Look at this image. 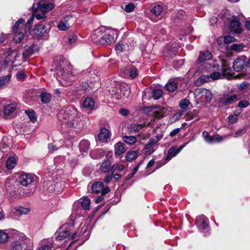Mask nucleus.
<instances>
[{
	"label": "nucleus",
	"mask_w": 250,
	"mask_h": 250,
	"mask_svg": "<svg viewBox=\"0 0 250 250\" xmlns=\"http://www.w3.org/2000/svg\"><path fill=\"white\" fill-rule=\"evenodd\" d=\"M25 77V74L23 72H20L17 74V78L19 80H22Z\"/></svg>",
	"instance_id": "obj_62"
},
{
	"label": "nucleus",
	"mask_w": 250,
	"mask_h": 250,
	"mask_svg": "<svg viewBox=\"0 0 250 250\" xmlns=\"http://www.w3.org/2000/svg\"><path fill=\"white\" fill-rule=\"evenodd\" d=\"M17 162L14 157H10L6 161V167L8 169H13L16 165Z\"/></svg>",
	"instance_id": "obj_35"
},
{
	"label": "nucleus",
	"mask_w": 250,
	"mask_h": 250,
	"mask_svg": "<svg viewBox=\"0 0 250 250\" xmlns=\"http://www.w3.org/2000/svg\"><path fill=\"white\" fill-rule=\"evenodd\" d=\"M164 108H158L156 110H154L153 112V115L156 118H161L163 116L165 112Z\"/></svg>",
	"instance_id": "obj_39"
},
{
	"label": "nucleus",
	"mask_w": 250,
	"mask_h": 250,
	"mask_svg": "<svg viewBox=\"0 0 250 250\" xmlns=\"http://www.w3.org/2000/svg\"><path fill=\"white\" fill-rule=\"evenodd\" d=\"M229 29L231 32L239 34L242 31L240 22L238 20H233L229 25Z\"/></svg>",
	"instance_id": "obj_16"
},
{
	"label": "nucleus",
	"mask_w": 250,
	"mask_h": 250,
	"mask_svg": "<svg viewBox=\"0 0 250 250\" xmlns=\"http://www.w3.org/2000/svg\"><path fill=\"white\" fill-rule=\"evenodd\" d=\"M115 154L116 155H120L123 154L126 150L125 145L122 142H118L114 146Z\"/></svg>",
	"instance_id": "obj_20"
},
{
	"label": "nucleus",
	"mask_w": 250,
	"mask_h": 250,
	"mask_svg": "<svg viewBox=\"0 0 250 250\" xmlns=\"http://www.w3.org/2000/svg\"><path fill=\"white\" fill-rule=\"evenodd\" d=\"M91 188L92 192L96 194L101 193L102 195H104L110 191L108 187L104 188V184L102 182H96L93 183L91 185Z\"/></svg>",
	"instance_id": "obj_4"
},
{
	"label": "nucleus",
	"mask_w": 250,
	"mask_h": 250,
	"mask_svg": "<svg viewBox=\"0 0 250 250\" xmlns=\"http://www.w3.org/2000/svg\"><path fill=\"white\" fill-rule=\"evenodd\" d=\"M90 200L87 197L83 198L82 202H81V206L82 208L85 209L87 210L90 208Z\"/></svg>",
	"instance_id": "obj_37"
},
{
	"label": "nucleus",
	"mask_w": 250,
	"mask_h": 250,
	"mask_svg": "<svg viewBox=\"0 0 250 250\" xmlns=\"http://www.w3.org/2000/svg\"><path fill=\"white\" fill-rule=\"evenodd\" d=\"M237 100V96L236 94H233L227 98L225 100V103L228 104H230Z\"/></svg>",
	"instance_id": "obj_49"
},
{
	"label": "nucleus",
	"mask_w": 250,
	"mask_h": 250,
	"mask_svg": "<svg viewBox=\"0 0 250 250\" xmlns=\"http://www.w3.org/2000/svg\"><path fill=\"white\" fill-rule=\"evenodd\" d=\"M185 145L181 146L178 148L175 147H171L168 152L167 158L169 159L175 157L181 150L185 146Z\"/></svg>",
	"instance_id": "obj_21"
},
{
	"label": "nucleus",
	"mask_w": 250,
	"mask_h": 250,
	"mask_svg": "<svg viewBox=\"0 0 250 250\" xmlns=\"http://www.w3.org/2000/svg\"><path fill=\"white\" fill-rule=\"evenodd\" d=\"M246 58L241 57L235 59L233 63V68L236 72H239L244 69L246 65Z\"/></svg>",
	"instance_id": "obj_7"
},
{
	"label": "nucleus",
	"mask_w": 250,
	"mask_h": 250,
	"mask_svg": "<svg viewBox=\"0 0 250 250\" xmlns=\"http://www.w3.org/2000/svg\"><path fill=\"white\" fill-rule=\"evenodd\" d=\"M135 6L133 3H128L125 6L124 10L127 13L132 12L135 8Z\"/></svg>",
	"instance_id": "obj_54"
},
{
	"label": "nucleus",
	"mask_w": 250,
	"mask_h": 250,
	"mask_svg": "<svg viewBox=\"0 0 250 250\" xmlns=\"http://www.w3.org/2000/svg\"><path fill=\"white\" fill-rule=\"evenodd\" d=\"M33 20H34V16H31L28 19V21H27V22L25 25L26 32L27 31H29V32L30 31L32 25L33 24Z\"/></svg>",
	"instance_id": "obj_47"
},
{
	"label": "nucleus",
	"mask_w": 250,
	"mask_h": 250,
	"mask_svg": "<svg viewBox=\"0 0 250 250\" xmlns=\"http://www.w3.org/2000/svg\"><path fill=\"white\" fill-rule=\"evenodd\" d=\"M114 89L112 90L111 94L116 100L127 98L129 96L130 90L128 85H117Z\"/></svg>",
	"instance_id": "obj_2"
},
{
	"label": "nucleus",
	"mask_w": 250,
	"mask_h": 250,
	"mask_svg": "<svg viewBox=\"0 0 250 250\" xmlns=\"http://www.w3.org/2000/svg\"><path fill=\"white\" fill-rule=\"evenodd\" d=\"M11 78V75L8 74L5 76H2L0 77V88H2L7 85Z\"/></svg>",
	"instance_id": "obj_26"
},
{
	"label": "nucleus",
	"mask_w": 250,
	"mask_h": 250,
	"mask_svg": "<svg viewBox=\"0 0 250 250\" xmlns=\"http://www.w3.org/2000/svg\"><path fill=\"white\" fill-rule=\"evenodd\" d=\"M195 97H204L206 102L209 103L212 99V94L210 91L205 88H197L195 90Z\"/></svg>",
	"instance_id": "obj_6"
},
{
	"label": "nucleus",
	"mask_w": 250,
	"mask_h": 250,
	"mask_svg": "<svg viewBox=\"0 0 250 250\" xmlns=\"http://www.w3.org/2000/svg\"><path fill=\"white\" fill-rule=\"evenodd\" d=\"M196 224L200 230L206 229L208 226V219L203 215L199 216L196 220Z\"/></svg>",
	"instance_id": "obj_10"
},
{
	"label": "nucleus",
	"mask_w": 250,
	"mask_h": 250,
	"mask_svg": "<svg viewBox=\"0 0 250 250\" xmlns=\"http://www.w3.org/2000/svg\"><path fill=\"white\" fill-rule=\"evenodd\" d=\"M33 16H35L38 20H41L46 18L45 13L42 12V14H34Z\"/></svg>",
	"instance_id": "obj_60"
},
{
	"label": "nucleus",
	"mask_w": 250,
	"mask_h": 250,
	"mask_svg": "<svg viewBox=\"0 0 250 250\" xmlns=\"http://www.w3.org/2000/svg\"><path fill=\"white\" fill-rule=\"evenodd\" d=\"M34 181V176L31 174H21L19 180V183L22 186L27 187Z\"/></svg>",
	"instance_id": "obj_8"
},
{
	"label": "nucleus",
	"mask_w": 250,
	"mask_h": 250,
	"mask_svg": "<svg viewBox=\"0 0 250 250\" xmlns=\"http://www.w3.org/2000/svg\"><path fill=\"white\" fill-rule=\"evenodd\" d=\"M69 231L66 229V226L63 225L61 226L58 231L56 232L57 235L56 239L58 240H62L66 238L69 235Z\"/></svg>",
	"instance_id": "obj_14"
},
{
	"label": "nucleus",
	"mask_w": 250,
	"mask_h": 250,
	"mask_svg": "<svg viewBox=\"0 0 250 250\" xmlns=\"http://www.w3.org/2000/svg\"><path fill=\"white\" fill-rule=\"evenodd\" d=\"M162 11V7L159 5L154 6L151 10L152 13L156 16L160 15Z\"/></svg>",
	"instance_id": "obj_42"
},
{
	"label": "nucleus",
	"mask_w": 250,
	"mask_h": 250,
	"mask_svg": "<svg viewBox=\"0 0 250 250\" xmlns=\"http://www.w3.org/2000/svg\"><path fill=\"white\" fill-rule=\"evenodd\" d=\"M19 56L20 54L17 50H8L6 53L4 62L6 64L13 63Z\"/></svg>",
	"instance_id": "obj_9"
},
{
	"label": "nucleus",
	"mask_w": 250,
	"mask_h": 250,
	"mask_svg": "<svg viewBox=\"0 0 250 250\" xmlns=\"http://www.w3.org/2000/svg\"><path fill=\"white\" fill-rule=\"evenodd\" d=\"M235 41V38L230 35H227L224 37V42L225 43L229 44L234 42Z\"/></svg>",
	"instance_id": "obj_52"
},
{
	"label": "nucleus",
	"mask_w": 250,
	"mask_h": 250,
	"mask_svg": "<svg viewBox=\"0 0 250 250\" xmlns=\"http://www.w3.org/2000/svg\"><path fill=\"white\" fill-rule=\"evenodd\" d=\"M57 74L58 76L62 77V79L66 80L68 79L70 74L68 71H66L62 67L60 68L57 70Z\"/></svg>",
	"instance_id": "obj_33"
},
{
	"label": "nucleus",
	"mask_w": 250,
	"mask_h": 250,
	"mask_svg": "<svg viewBox=\"0 0 250 250\" xmlns=\"http://www.w3.org/2000/svg\"><path fill=\"white\" fill-rule=\"evenodd\" d=\"M163 93V91L161 89H154L152 91V97L154 99L158 100L161 97Z\"/></svg>",
	"instance_id": "obj_40"
},
{
	"label": "nucleus",
	"mask_w": 250,
	"mask_h": 250,
	"mask_svg": "<svg viewBox=\"0 0 250 250\" xmlns=\"http://www.w3.org/2000/svg\"><path fill=\"white\" fill-rule=\"evenodd\" d=\"M16 109V106L15 104H8L4 108V115L7 117L13 113Z\"/></svg>",
	"instance_id": "obj_23"
},
{
	"label": "nucleus",
	"mask_w": 250,
	"mask_h": 250,
	"mask_svg": "<svg viewBox=\"0 0 250 250\" xmlns=\"http://www.w3.org/2000/svg\"><path fill=\"white\" fill-rule=\"evenodd\" d=\"M166 89L169 92H173L177 88V84L172 81L169 82L165 85Z\"/></svg>",
	"instance_id": "obj_31"
},
{
	"label": "nucleus",
	"mask_w": 250,
	"mask_h": 250,
	"mask_svg": "<svg viewBox=\"0 0 250 250\" xmlns=\"http://www.w3.org/2000/svg\"><path fill=\"white\" fill-rule=\"evenodd\" d=\"M189 104V102L187 99L182 100L180 103V106L181 108L185 109L188 108Z\"/></svg>",
	"instance_id": "obj_51"
},
{
	"label": "nucleus",
	"mask_w": 250,
	"mask_h": 250,
	"mask_svg": "<svg viewBox=\"0 0 250 250\" xmlns=\"http://www.w3.org/2000/svg\"><path fill=\"white\" fill-rule=\"evenodd\" d=\"M26 113L31 122H35L36 121L37 117L33 110L26 111Z\"/></svg>",
	"instance_id": "obj_44"
},
{
	"label": "nucleus",
	"mask_w": 250,
	"mask_h": 250,
	"mask_svg": "<svg viewBox=\"0 0 250 250\" xmlns=\"http://www.w3.org/2000/svg\"><path fill=\"white\" fill-rule=\"evenodd\" d=\"M110 133L106 128H102L98 134L97 138L98 141L102 143H106L109 139Z\"/></svg>",
	"instance_id": "obj_15"
},
{
	"label": "nucleus",
	"mask_w": 250,
	"mask_h": 250,
	"mask_svg": "<svg viewBox=\"0 0 250 250\" xmlns=\"http://www.w3.org/2000/svg\"><path fill=\"white\" fill-rule=\"evenodd\" d=\"M11 249L12 250H21V246L18 242H13L11 246Z\"/></svg>",
	"instance_id": "obj_55"
},
{
	"label": "nucleus",
	"mask_w": 250,
	"mask_h": 250,
	"mask_svg": "<svg viewBox=\"0 0 250 250\" xmlns=\"http://www.w3.org/2000/svg\"><path fill=\"white\" fill-rule=\"evenodd\" d=\"M123 73V77H127L129 76L132 79H134L137 76V69L132 65H129L125 68Z\"/></svg>",
	"instance_id": "obj_12"
},
{
	"label": "nucleus",
	"mask_w": 250,
	"mask_h": 250,
	"mask_svg": "<svg viewBox=\"0 0 250 250\" xmlns=\"http://www.w3.org/2000/svg\"><path fill=\"white\" fill-rule=\"evenodd\" d=\"M14 40L16 43L20 42L24 39V35L21 31H14Z\"/></svg>",
	"instance_id": "obj_28"
},
{
	"label": "nucleus",
	"mask_w": 250,
	"mask_h": 250,
	"mask_svg": "<svg viewBox=\"0 0 250 250\" xmlns=\"http://www.w3.org/2000/svg\"><path fill=\"white\" fill-rule=\"evenodd\" d=\"M129 111L125 108H122L119 110V113L124 116H126L128 115Z\"/></svg>",
	"instance_id": "obj_61"
},
{
	"label": "nucleus",
	"mask_w": 250,
	"mask_h": 250,
	"mask_svg": "<svg viewBox=\"0 0 250 250\" xmlns=\"http://www.w3.org/2000/svg\"><path fill=\"white\" fill-rule=\"evenodd\" d=\"M115 34V31L113 30H108L105 34L101 37L100 42L103 44L110 45L115 42L114 37Z\"/></svg>",
	"instance_id": "obj_3"
},
{
	"label": "nucleus",
	"mask_w": 250,
	"mask_h": 250,
	"mask_svg": "<svg viewBox=\"0 0 250 250\" xmlns=\"http://www.w3.org/2000/svg\"><path fill=\"white\" fill-rule=\"evenodd\" d=\"M90 143L88 141L84 140L82 141L79 144L80 149L81 151H86L89 147Z\"/></svg>",
	"instance_id": "obj_29"
},
{
	"label": "nucleus",
	"mask_w": 250,
	"mask_h": 250,
	"mask_svg": "<svg viewBox=\"0 0 250 250\" xmlns=\"http://www.w3.org/2000/svg\"><path fill=\"white\" fill-rule=\"evenodd\" d=\"M15 209L21 214H26L29 212L28 208H25L22 207H17L15 208Z\"/></svg>",
	"instance_id": "obj_43"
},
{
	"label": "nucleus",
	"mask_w": 250,
	"mask_h": 250,
	"mask_svg": "<svg viewBox=\"0 0 250 250\" xmlns=\"http://www.w3.org/2000/svg\"><path fill=\"white\" fill-rule=\"evenodd\" d=\"M180 131L179 128H176L174 130H173L170 133V136L171 137H174Z\"/></svg>",
	"instance_id": "obj_64"
},
{
	"label": "nucleus",
	"mask_w": 250,
	"mask_h": 250,
	"mask_svg": "<svg viewBox=\"0 0 250 250\" xmlns=\"http://www.w3.org/2000/svg\"><path fill=\"white\" fill-rule=\"evenodd\" d=\"M74 21L75 19L72 17H65L63 20L60 21L58 25V27L61 30H66L70 28L71 24H72Z\"/></svg>",
	"instance_id": "obj_5"
},
{
	"label": "nucleus",
	"mask_w": 250,
	"mask_h": 250,
	"mask_svg": "<svg viewBox=\"0 0 250 250\" xmlns=\"http://www.w3.org/2000/svg\"><path fill=\"white\" fill-rule=\"evenodd\" d=\"M221 77V74L219 72H215L212 73L209 76V82L211 80H216L219 79Z\"/></svg>",
	"instance_id": "obj_53"
},
{
	"label": "nucleus",
	"mask_w": 250,
	"mask_h": 250,
	"mask_svg": "<svg viewBox=\"0 0 250 250\" xmlns=\"http://www.w3.org/2000/svg\"><path fill=\"white\" fill-rule=\"evenodd\" d=\"M222 74L227 79H229L231 75V70L226 62H222Z\"/></svg>",
	"instance_id": "obj_24"
},
{
	"label": "nucleus",
	"mask_w": 250,
	"mask_h": 250,
	"mask_svg": "<svg viewBox=\"0 0 250 250\" xmlns=\"http://www.w3.org/2000/svg\"><path fill=\"white\" fill-rule=\"evenodd\" d=\"M54 7L53 4L46 3L44 0L40 1L37 4V8L38 10L43 13H46L52 10Z\"/></svg>",
	"instance_id": "obj_11"
},
{
	"label": "nucleus",
	"mask_w": 250,
	"mask_h": 250,
	"mask_svg": "<svg viewBox=\"0 0 250 250\" xmlns=\"http://www.w3.org/2000/svg\"><path fill=\"white\" fill-rule=\"evenodd\" d=\"M33 20H34V16H31L28 19V21H27V22L25 25L26 32L27 31H29V32L30 31L32 25L33 24Z\"/></svg>",
	"instance_id": "obj_46"
},
{
	"label": "nucleus",
	"mask_w": 250,
	"mask_h": 250,
	"mask_svg": "<svg viewBox=\"0 0 250 250\" xmlns=\"http://www.w3.org/2000/svg\"><path fill=\"white\" fill-rule=\"evenodd\" d=\"M158 141L159 138L157 136H155L150 139L148 143L145 146V148L147 150L148 153L150 154L154 151L156 144Z\"/></svg>",
	"instance_id": "obj_13"
},
{
	"label": "nucleus",
	"mask_w": 250,
	"mask_h": 250,
	"mask_svg": "<svg viewBox=\"0 0 250 250\" xmlns=\"http://www.w3.org/2000/svg\"><path fill=\"white\" fill-rule=\"evenodd\" d=\"M33 53L32 50L28 47L24 50L22 53L23 58H26L29 56H31Z\"/></svg>",
	"instance_id": "obj_57"
},
{
	"label": "nucleus",
	"mask_w": 250,
	"mask_h": 250,
	"mask_svg": "<svg viewBox=\"0 0 250 250\" xmlns=\"http://www.w3.org/2000/svg\"><path fill=\"white\" fill-rule=\"evenodd\" d=\"M51 98L52 96L49 93L43 92L41 94V101L44 104L49 103Z\"/></svg>",
	"instance_id": "obj_30"
},
{
	"label": "nucleus",
	"mask_w": 250,
	"mask_h": 250,
	"mask_svg": "<svg viewBox=\"0 0 250 250\" xmlns=\"http://www.w3.org/2000/svg\"><path fill=\"white\" fill-rule=\"evenodd\" d=\"M143 125L136 124H132L130 125L131 133H137L142 128Z\"/></svg>",
	"instance_id": "obj_36"
},
{
	"label": "nucleus",
	"mask_w": 250,
	"mask_h": 250,
	"mask_svg": "<svg viewBox=\"0 0 250 250\" xmlns=\"http://www.w3.org/2000/svg\"><path fill=\"white\" fill-rule=\"evenodd\" d=\"M46 31V29L42 24H39L36 25L33 30V34L37 36H41L44 34Z\"/></svg>",
	"instance_id": "obj_22"
},
{
	"label": "nucleus",
	"mask_w": 250,
	"mask_h": 250,
	"mask_svg": "<svg viewBox=\"0 0 250 250\" xmlns=\"http://www.w3.org/2000/svg\"><path fill=\"white\" fill-rule=\"evenodd\" d=\"M94 105L95 102L94 100L90 97L85 98L82 102V106L89 110L93 109Z\"/></svg>",
	"instance_id": "obj_18"
},
{
	"label": "nucleus",
	"mask_w": 250,
	"mask_h": 250,
	"mask_svg": "<svg viewBox=\"0 0 250 250\" xmlns=\"http://www.w3.org/2000/svg\"><path fill=\"white\" fill-rule=\"evenodd\" d=\"M42 246L38 250H51L53 242L51 239H44L41 242Z\"/></svg>",
	"instance_id": "obj_19"
},
{
	"label": "nucleus",
	"mask_w": 250,
	"mask_h": 250,
	"mask_svg": "<svg viewBox=\"0 0 250 250\" xmlns=\"http://www.w3.org/2000/svg\"><path fill=\"white\" fill-rule=\"evenodd\" d=\"M60 120L68 128L80 129L89 124V120L86 117H81L77 109L73 106H69L61 111L58 116Z\"/></svg>",
	"instance_id": "obj_1"
},
{
	"label": "nucleus",
	"mask_w": 250,
	"mask_h": 250,
	"mask_svg": "<svg viewBox=\"0 0 250 250\" xmlns=\"http://www.w3.org/2000/svg\"><path fill=\"white\" fill-rule=\"evenodd\" d=\"M222 139L223 138L222 136L218 135H214L213 136H211L209 135L208 137L205 139V140L208 143H214L221 141L222 140Z\"/></svg>",
	"instance_id": "obj_27"
},
{
	"label": "nucleus",
	"mask_w": 250,
	"mask_h": 250,
	"mask_svg": "<svg viewBox=\"0 0 250 250\" xmlns=\"http://www.w3.org/2000/svg\"><path fill=\"white\" fill-rule=\"evenodd\" d=\"M246 132V128L244 127L243 128H241L239 129H238L237 131H236L233 134V136L234 137H239L241 136H242L243 134H244Z\"/></svg>",
	"instance_id": "obj_50"
},
{
	"label": "nucleus",
	"mask_w": 250,
	"mask_h": 250,
	"mask_svg": "<svg viewBox=\"0 0 250 250\" xmlns=\"http://www.w3.org/2000/svg\"><path fill=\"white\" fill-rule=\"evenodd\" d=\"M209 82V75H202L200 77L198 78L195 82V84L197 86H199L206 82Z\"/></svg>",
	"instance_id": "obj_25"
},
{
	"label": "nucleus",
	"mask_w": 250,
	"mask_h": 250,
	"mask_svg": "<svg viewBox=\"0 0 250 250\" xmlns=\"http://www.w3.org/2000/svg\"><path fill=\"white\" fill-rule=\"evenodd\" d=\"M8 234L3 231H0V243H4L7 241L8 239Z\"/></svg>",
	"instance_id": "obj_45"
},
{
	"label": "nucleus",
	"mask_w": 250,
	"mask_h": 250,
	"mask_svg": "<svg viewBox=\"0 0 250 250\" xmlns=\"http://www.w3.org/2000/svg\"><path fill=\"white\" fill-rule=\"evenodd\" d=\"M244 47V45L241 44H233L231 46V49L235 51L239 52L243 50Z\"/></svg>",
	"instance_id": "obj_48"
},
{
	"label": "nucleus",
	"mask_w": 250,
	"mask_h": 250,
	"mask_svg": "<svg viewBox=\"0 0 250 250\" xmlns=\"http://www.w3.org/2000/svg\"><path fill=\"white\" fill-rule=\"evenodd\" d=\"M249 85V84L247 82H244L239 84L238 86L239 89L241 90L246 89Z\"/></svg>",
	"instance_id": "obj_58"
},
{
	"label": "nucleus",
	"mask_w": 250,
	"mask_h": 250,
	"mask_svg": "<svg viewBox=\"0 0 250 250\" xmlns=\"http://www.w3.org/2000/svg\"><path fill=\"white\" fill-rule=\"evenodd\" d=\"M228 122L230 124H233L236 123L238 121V118L234 117L233 115H229L228 118Z\"/></svg>",
	"instance_id": "obj_56"
},
{
	"label": "nucleus",
	"mask_w": 250,
	"mask_h": 250,
	"mask_svg": "<svg viewBox=\"0 0 250 250\" xmlns=\"http://www.w3.org/2000/svg\"><path fill=\"white\" fill-rule=\"evenodd\" d=\"M249 104L247 101H240L238 104V106L240 108H244L247 107Z\"/></svg>",
	"instance_id": "obj_59"
},
{
	"label": "nucleus",
	"mask_w": 250,
	"mask_h": 250,
	"mask_svg": "<svg viewBox=\"0 0 250 250\" xmlns=\"http://www.w3.org/2000/svg\"><path fill=\"white\" fill-rule=\"evenodd\" d=\"M137 157V153L136 151H130L127 153L126 156V160L127 161H132L136 159Z\"/></svg>",
	"instance_id": "obj_38"
},
{
	"label": "nucleus",
	"mask_w": 250,
	"mask_h": 250,
	"mask_svg": "<svg viewBox=\"0 0 250 250\" xmlns=\"http://www.w3.org/2000/svg\"><path fill=\"white\" fill-rule=\"evenodd\" d=\"M123 44L120 42L118 43L115 46V49L117 51H119L120 52H122L123 50Z\"/></svg>",
	"instance_id": "obj_63"
},
{
	"label": "nucleus",
	"mask_w": 250,
	"mask_h": 250,
	"mask_svg": "<svg viewBox=\"0 0 250 250\" xmlns=\"http://www.w3.org/2000/svg\"><path fill=\"white\" fill-rule=\"evenodd\" d=\"M24 25V21L22 19H19L18 21L14 25L13 30L20 31L21 30Z\"/></svg>",
	"instance_id": "obj_34"
},
{
	"label": "nucleus",
	"mask_w": 250,
	"mask_h": 250,
	"mask_svg": "<svg viewBox=\"0 0 250 250\" xmlns=\"http://www.w3.org/2000/svg\"><path fill=\"white\" fill-rule=\"evenodd\" d=\"M211 58L212 55L210 52L208 51L201 52L198 58L197 62L199 63H202L210 60Z\"/></svg>",
	"instance_id": "obj_17"
},
{
	"label": "nucleus",
	"mask_w": 250,
	"mask_h": 250,
	"mask_svg": "<svg viewBox=\"0 0 250 250\" xmlns=\"http://www.w3.org/2000/svg\"><path fill=\"white\" fill-rule=\"evenodd\" d=\"M123 141L129 145H133L136 141V138L133 136H125L123 138Z\"/></svg>",
	"instance_id": "obj_32"
},
{
	"label": "nucleus",
	"mask_w": 250,
	"mask_h": 250,
	"mask_svg": "<svg viewBox=\"0 0 250 250\" xmlns=\"http://www.w3.org/2000/svg\"><path fill=\"white\" fill-rule=\"evenodd\" d=\"M111 163L109 160H107L104 162L101 166V169L102 171L104 172H105L108 171L109 167L110 166Z\"/></svg>",
	"instance_id": "obj_41"
}]
</instances>
